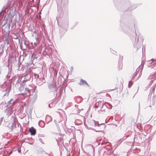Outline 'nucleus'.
Wrapping results in <instances>:
<instances>
[{"mask_svg": "<svg viewBox=\"0 0 156 156\" xmlns=\"http://www.w3.org/2000/svg\"><path fill=\"white\" fill-rule=\"evenodd\" d=\"M33 78L35 80L37 84L39 85L43 84L45 82L44 76L41 74H37L35 73L33 74Z\"/></svg>", "mask_w": 156, "mask_h": 156, "instance_id": "nucleus-1", "label": "nucleus"}, {"mask_svg": "<svg viewBox=\"0 0 156 156\" xmlns=\"http://www.w3.org/2000/svg\"><path fill=\"white\" fill-rule=\"evenodd\" d=\"M133 29H135V36H131L130 38L133 42H134L133 45L134 46V47H136V45L138 43L139 41V38H140V41L142 42H143L144 39H143V37L141 34H139L138 35L136 34V30H135V26L134 25V24L133 25Z\"/></svg>", "mask_w": 156, "mask_h": 156, "instance_id": "nucleus-2", "label": "nucleus"}, {"mask_svg": "<svg viewBox=\"0 0 156 156\" xmlns=\"http://www.w3.org/2000/svg\"><path fill=\"white\" fill-rule=\"evenodd\" d=\"M143 67L144 64H143L142 62L139 68L136 69V72L134 73L132 77V80H134L136 81L139 79L141 75Z\"/></svg>", "mask_w": 156, "mask_h": 156, "instance_id": "nucleus-3", "label": "nucleus"}, {"mask_svg": "<svg viewBox=\"0 0 156 156\" xmlns=\"http://www.w3.org/2000/svg\"><path fill=\"white\" fill-rule=\"evenodd\" d=\"M105 103L103 101H99L95 104L94 106L95 108L101 106V110L98 111L99 113H101L102 112H104L105 111V108H107V106L105 105Z\"/></svg>", "mask_w": 156, "mask_h": 156, "instance_id": "nucleus-4", "label": "nucleus"}, {"mask_svg": "<svg viewBox=\"0 0 156 156\" xmlns=\"http://www.w3.org/2000/svg\"><path fill=\"white\" fill-rule=\"evenodd\" d=\"M49 89L51 91H53L54 95H55V97H57V90L56 83H54L52 84H51L49 86Z\"/></svg>", "mask_w": 156, "mask_h": 156, "instance_id": "nucleus-5", "label": "nucleus"}, {"mask_svg": "<svg viewBox=\"0 0 156 156\" xmlns=\"http://www.w3.org/2000/svg\"><path fill=\"white\" fill-rule=\"evenodd\" d=\"M101 124H103L104 125H100V126H97L98 127V130H96L94 129H93L88 126H87V128L88 129H91L93 130H94L96 132H102L104 130L105 127H106V126L105 125V124L104 123H101Z\"/></svg>", "mask_w": 156, "mask_h": 156, "instance_id": "nucleus-6", "label": "nucleus"}, {"mask_svg": "<svg viewBox=\"0 0 156 156\" xmlns=\"http://www.w3.org/2000/svg\"><path fill=\"white\" fill-rule=\"evenodd\" d=\"M104 125L103 124H99L98 122V121H95L94 120H91L89 122V125L90 126H99L100 125Z\"/></svg>", "mask_w": 156, "mask_h": 156, "instance_id": "nucleus-7", "label": "nucleus"}, {"mask_svg": "<svg viewBox=\"0 0 156 156\" xmlns=\"http://www.w3.org/2000/svg\"><path fill=\"white\" fill-rule=\"evenodd\" d=\"M16 103L15 101H13L12 98L10 100L8 101L7 106L8 108L11 109L12 108V106L14 105Z\"/></svg>", "mask_w": 156, "mask_h": 156, "instance_id": "nucleus-8", "label": "nucleus"}, {"mask_svg": "<svg viewBox=\"0 0 156 156\" xmlns=\"http://www.w3.org/2000/svg\"><path fill=\"white\" fill-rule=\"evenodd\" d=\"M156 79V75L155 74L150 75L148 77L147 80L150 81L149 85L151 86L153 83V81Z\"/></svg>", "mask_w": 156, "mask_h": 156, "instance_id": "nucleus-9", "label": "nucleus"}, {"mask_svg": "<svg viewBox=\"0 0 156 156\" xmlns=\"http://www.w3.org/2000/svg\"><path fill=\"white\" fill-rule=\"evenodd\" d=\"M30 89L28 88H26L25 89L24 92L22 93V94L26 96H28L30 95Z\"/></svg>", "mask_w": 156, "mask_h": 156, "instance_id": "nucleus-10", "label": "nucleus"}, {"mask_svg": "<svg viewBox=\"0 0 156 156\" xmlns=\"http://www.w3.org/2000/svg\"><path fill=\"white\" fill-rule=\"evenodd\" d=\"M121 29L125 33L127 34L129 32L127 27L124 24H121L120 25Z\"/></svg>", "mask_w": 156, "mask_h": 156, "instance_id": "nucleus-11", "label": "nucleus"}, {"mask_svg": "<svg viewBox=\"0 0 156 156\" xmlns=\"http://www.w3.org/2000/svg\"><path fill=\"white\" fill-rule=\"evenodd\" d=\"M37 98V95L36 93H34L33 96L30 98V101L32 104H34L36 101Z\"/></svg>", "mask_w": 156, "mask_h": 156, "instance_id": "nucleus-12", "label": "nucleus"}, {"mask_svg": "<svg viewBox=\"0 0 156 156\" xmlns=\"http://www.w3.org/2000/svg\"><path fill=\"white\" fill-rule=\"evenodd\" d=\"M38 140L42 144H44V141L45 138L44 135L41 134L39 135Z\"/></svg>", "mask_w": 156, "mask_h": 156, "instance_id": "nucleus-13", "label": "nucleus"}, {"mask_svg": "<svg viewBox=\"0 0 156 156\" xmlns=\"http://www.w3.org/2000/svg\"><path fill=\"white\" fill-rule=\"evenodd\" d=\"M10 90V88L9 87H6L5 86V89L4 90V91H5V93L3 96H8L9 95Z\"/></svg>", "mask_w": 156, "mask_h": 156, "instance_id": "nucleus-14", "label": "nucleus"}, {"mask_svg": "<svg viewBox=\"0 0 156 156\" xmlns=\"http://www.w3.org/2000/svg\"><path fill=\"white\" fill-rule=\"evenodd\" d=\"M35 39L36 41L34 43V45H33V43L32 42L31 43V44L34 48L35 47L37 46L38 44L39 43V40L38 37H35Z\"/></svg>", "mask_w": 156, "mask_h": 156, "instance_id": "nucleus-15", "label": "nucleus"}, {"mask_svg": "<svg viewBox=\"0 0 156 156\" xmlns=\"http://www.w3.org/2000/svg\"><path fill=\"white\" fill-rule=\"evenodd\" d=\"M63 13L64 15L66 17H68L69 13V10L68 7L64 8L63 9Z\"/></svg>", "mask_w": 156, "mask_h": 156, "instance_id": "nucleus-16", "label": "nucleus"}, {"mask_svg": "<svg viewBox=\"0 0 156 156\" xmlns=\"http://www.w3.org/2000/svg\"><path fill=\"white\" fill-rule=\"evenodd\" d=\"M29 131L31 135H34L36 133V129L33 127H31L29 129Z\"/></svg>", "mask_w": 156, "mask_h": 156, "instance_id": "nucleus-17", "label": "nucleus"}, {"mask_svg": "<svg viewBox=\"0 0 156 156\" xmlns=\"http://www.w3.org/2000/svg\"><path fill=\"white\" fill-rule=\"evenodd\" d=\"M78 84L80 86L84 85L85 84L88 86H89L86 81L83 79H81L80 80V82Z\"/></svg>", "mask_w": 156, "mask_h": 156, "instance_id": "nucleus-18", "label": "nucleus"}, {"mask_svg": "<svg viewBox=\"0 0 156 156\" xmlns=\"http://www.w3.org/2000/svg\"><path fill=\"white\" fill-rule=\"evenodd\" d=\"M122 63L121 59L119 60L118 62V69L119 70L122 69Z\"/></svg>", "mask_w": 156, "mask_h": 156, "instance_id": "nucleus-19", "label": "nucleus"}, {"mask_svg": "<svg viewBox=\"0 0 156 156\" xmlns=\"http://www.w3.org/2000/svg\"><path fill=\"white\" fill-rule=\"evenodd\" d=\"M16 127V124L15 123V122L13 121L12 124L9 127V129L10 131L12 130L13 129H15Z\"/></svg>", "mask_w": 156, "mask_h": 156, "instance_id": "nucleus-20", "label": "nucleus"}, {"mask_svg": "<svg viewBox=\"0 0 156 156\" xmlns=\"http://www.w3.org/2000/svg\"><path fill=\"white\" fill-rule=\"evenodd\" d=\"M39 125L42 128H43L45 126V123L43 121L41 120L38 123Z\"/></svg>", "mask_w": 156, "mask_h": 156, "instance_id": "nucleus-21", "label": "nucleus"}, {"mask_svg": "<svg viewBox=\"0 0 156 156\" xmlns=\"http://www.w3.org/2000/svg\"><path fill=\"white\" fill-rule=\"evenodd\" d=\"M60 34V37L61 38L63 37L64 36L65 33V31L64 30H63V29H59Z\"/></svg>", "mask_w": 156, "mask_h": 156, "instance_id": "nucleus-22", "label": "nucleus"}, {"mask_svg": "<svg viewBox=\"0 0 156 156\" xmlns=\"http://www.w3.org/2000/svg\"><path fill=\"white\" fill-rule=\"evenodd\" d=\"M62 91L63 90L61 88L59 90L58 92V93H57V96L58 95V97H61V95L62 94Z\"/></svg>", "mask_w": 156, "mask_h": 156, "instance_id": "nucleus-23", "label": "nucleus"}, {"mask_svg": "<svg viewBox=\"0 0 156 156\" xmlns=\"http://www.w3.org/2000/svg\"><path fill=\"white\" fill-rule=\"evenodd\" d=\"M155 100L156 99L155 97H154L152 99V101L151 102V104L152 105H154L155 102Z\"/></svg>", "mask_w": 156, "mask_h": 156, "instance_id": "nucleus-24", "label": "nucleus"}, {"mask_svg": "<svg viewBox=\"0 0 156 156\" xmlns=\"http://www.w3.org/2000/svg\"><path fill=\"white\" fill-rule=\"evenodd\" d=\"M24 89V87L23 86V85H22L21 84H20V86L19 87V90L20 91H22Z\"/></svg>", "mask_w": 156, "mask_h": 156, "instance_id": "nucleus-25", "label": "nucleus"}, {"mask_svg": "<svg viewBox=\"0 0 156 156\" xmlns=\"http://www.w3.org/2000/svg\"><path fill=\"white\" fill-rule=\"evenodd\" d=\"M7 8V6H4L2 8V11L3 12L5 11V10Z\"/></svg>", "mask_w": 156, "mask_h": 156, "instance_id": "nucleus-26", "label": "nucleus"}, {"mask_svg": "<svg viewBox=\"0 0 156 156\" xmlns=\"http://www.w3.org/2000/svg\"><path fill=\"white\" fill-rule=\"evenodd\" d=\"M136 7V5H131V9L130 10L131 11L132 9H135Z\"/></svg>", "mask_w": 156, "mask_h": 156, "instance_id": "nucleus-27", "label": "nucleus"}, {"mask_svg": "<svg viewBox=\"0 0 156 156\" xmlns=\"http://www.w3.org/2000/svg\"><path fill=\"white\" fill-rule=\"evenodd\" d=\"M155 87H154L151 90V94H153L154 96V92L155 91Z\"/></svg>", "mask_w": 156, "mask_h": 156, "instance_id": "nucleus-28", "label": "nucleus"}, {"mask_svg": "<svg viewBox=\"0 0 156 156\" xmlns=\"http://www.w3.org/2000/svg\"><path fill=\"white\" fill-rule=\"evenodd\" d=\"M111 52L113 54H115L116 52L115 51H114L112 49H111V50H110Z\"/></svg>", "mask_w": 156, "mask_h": 156, "instance_id": "nucleus-29", "label": "nucleus"}, {"mask_svg": "<svg viewBox=\"0 0 156 156\" xmlns=\"http://www.w3.org/2000/svg\"><path fill=\"white\" fill-rule=\"evenodd\" d=\"M107 103L109 105V108L110 109H111L112 107V105H111L109 103Z\"/></svg>", "mask_w": 156, "mask_h": 156, "instance_id": "nucleus-30", "label": "nucleus"}, {"mask_svg": "<svg viewBox=\"0 0 156 156\" xmlns=\"http://www.w3.org/2000/svg\"><path fill=\"white\" fill-rule=\"evenodd\" d=\"M3 117H2L1 118L0 120V125H1V124L3 120Z\"/></svg>", "mask_w": 156, "mask_h": 156, "instance_id": "nucleus-31", "label": "nucleus"}, {"mask_svg": "<svg viewBox=\"0 0 156 156\" xmlns=\"http://www.w3.org/2000/svg\"><path fill=\"white\" fill-rule=\"evenodd\" d=\"M54 121L55 123V124L56 125L58 124L56 120H54Z\"/></svg>", "mask_w": 156, "mask_h": 156, "instance_id": "nucleus-32", "label": "nucleus"}, {"mask_svg": "<svg viewBox=\"0 0 156 156\" xmlns=\"http://www.w3.org/2000/svg\"><path fill=\"white\" fill-rule=\"evenodd\" d=\"M4 86H5L4 85H0V87L1 88H3Z\"/></svg>", "mask_w": 156, "mask_h": 156, "instance_id": "nucleus-33", "label": "nucleus"}, {"mask_svg": "<svg viewBox=\"0 0 156 156\" xmlns=\"http://www.w3.org/2000/svg\"><path fill=\"white\" fill-rule=\"evenodd\" d=\"M45 152L46 154H47L48 155H49V156H51L50 154H48L47 153Z\"/></svg>", "mask_w": 156, "mask_h": 156, "instance_id": "nucleus-34", "label": "nucleus"}, {"mask_svg": "<svg viewBox=\"0 0 156 156\" xmlns=\"http://www.w3.org/2000/svg\"><path fill=\"white\" fill-rule=\"evenodd\" d=\"M48 106L49 107H50V108H51L52 107L51 106V105L50 104H49Z\"/></svg>", "mask_w": 156, "mask_h": 156, "instance_id": "nucleus-35", "label": "nucleus"}, {"mask_svg": "<svg viewBox=\"0 0 156 156\" xmlns=\"http://www.w3.org/2000/svg\"><path fill=\"white\" fill-rule=\"evenodd\" d=\"M1 67L0 66V74H1Z\"/></svg>", "mask_w": 156, "mask_h": 156, "instance_id": "nucleus-36", "label": "nucleus"}, {"mask_svg": "<svg viewBox=\"0 0 156 156\" xmlns=\"http://www.w3.org/2000/svg\"><path fill=\"white\" fill-rule=\"evenodd\" d=\"M12 152V151H10V152H9V154H11Z\"/></svg>", "mask_w": 156, "mask_h": 156, "instance_id": "nucleus-37", "label": "nucleus"}, {"mask_svg": "<svg viewBox=\"0 0 156 156\" xmlns=\"http://www.w3.org/2000/svg\"><path fill=\"white\" fill-rule=\"evenodd\" d=\"M27 81V80H23V82H24L25 81Z\"/></svg>", "mask_w": 156, "mask_h": 156, "instance_id": "nucleus-38", "label": "nucleus"}, {"mask_svg": "<svg viewBox=\"0 0 156 156\" xmlns=\"http://www.w3.org/2000/svg\"><path fill=\"white\" fill-rule=\"evenodd\" d=\"M3 12L2 11H1L0 12V14L1 15V14H2V12Z\"/></svg>", "mask_w": 156, "mask_h": 156, "instance_id": "nucleus-39", "label": "nucleus"}, {"mask_svg": "<svg viewBox=\"0 0 156 156\" xmlns=\"http://www.w3.org/2000/svg\"><path fill=\"white\" fill-rule=\"evenodd\" d=\"M154 60V59H152L151 60V61H152V60Z\"/></svg>", "mask_w": 156, "mask_h": 156, "instance_id": "nucleus-40", "label": "nucleus"}, {"mask_svg": "<svg viewBox=\"0 0 156 156\" xmlns=\"http://www.w3.org/2000/svg\"><path fill=\"white\" fill-rule=\"evenodd\" d=\"M77 22H76V23H75V24H77Z\"/></svg>", "mask_w": 156, "mask_h": 156, "instance_id": "nucleus-41", "label": "nucleus"}, {"mask_svg": "<svg viewBox=\"0 0 156 156\" xmlns=\"http://www.w3.org/2000/svg\"><path fill=\"white\" fill-rule=\"evenodd\" d=\"M33 55H32V57H33Z\"/></svg>", "mask_w": 156, "mask_h": 156, "instance_id": "nucleus-42", "label": "nucleus"}, {"mask_svg": "<svg viewBox=\"0 0 156 156\" xmlns=\"http://www.w3.org/2000/svg\"><path fill=\"white\" fill-rule=\"evenodd\" d=\"M149 107H151V105H150V106H149Z\"/></svg>", "mask_w": 156, "mask_h": 156, "instance_id": "nucleus-43", "label": "nucleus"}, {"mask_svg": "<svg viewBox=\"0 0 156 156\" xmlns=\"http://www.w3.org/2000/svg\"><path fill=\"white\" fill-rule=\"evenodd\" d=\"M1 15L0 14V16Z\"/></svg>", "mask_w": 156, "mask_h": 156, "instance_id": "nucleus-44", "label": "nucleus"}]
</instances>
